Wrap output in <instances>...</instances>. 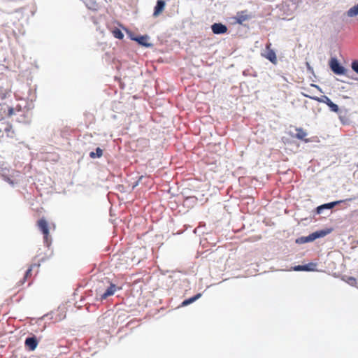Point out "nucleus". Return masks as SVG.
<instances>
[{"label": "nucleus", "mask_w": 358, "mask_h": 358, "mask_svg": "<svg viewBox=\"0 0 358 358\" xmlns=\"http://www.w3.org/2000/svg\"><path fill=\"white\" fill-rule=\"evenodd\" d=\"M329 67L331 70L336 75H346L348 70L342 66L336 57H332L329 60Z\"/></svg>", "instance_id": "1"}, {"label": "nucleus", "mask_w": 358, "mask_h": 358, "mask_svg": "<svg viewBox=\"0 0 358 358\" xmlns=\"http://www.w3.org/2000/svg\"><path fill=\"white\" fill-rule=\"evenodd\" d=\"M38 227L41 231L43 234L44 242L46 243L47 246L51 243V239L49 236V228L47 221L42 218L38 221Z\"/></svg>", "instance_id": "2"}, {"label": "nucleus", "mask_w": 358, "mask_h": 358, "mask_svg": "<svg viewBox=\"0 0 358 358\" xmlns=\"http://www.w3.org/2000/svg\"><path fill=\"white\" fill-rule=\"evenodd\" d=\"M343 201H343V200H339V201H332V202L322 204L315 208V212L318 215L323 214V213H324L325 210H331L335 206L343 203Z\"/></svg>", "instance_id": "3"}, {"label": "nucleus", "mask_w": 358, "mask_h": 358, "mask_svg": "<svg viewBox=\"0 0 358 358\" xmlns=\"http://www.w3.org/2000/svg\"><path fill=\"white\" fill-rule=\"evenodd\" d=\"M316 100H317L319 102L326 103L332 112L336 113H339L340 110L338 106L332 102L331 100L327 96H321L320 97L317 98Z\"/></svg>", "instance_id": "4"}, {"label": "nucleus", "mask_w": 358, "mask_h": 358, "mask_svg": "<svg viewBox=\"0 0 358 358\" xmlns=\"http://www.w3.org/2000/svg\"><path fill=\"white\" fill-rule=\"evenodd\" d=\"M24 343L29 350L34 351L38 346V340L36 336L32 335L26 338Z\"/></svg>", "instance_id": "5"}, {"label": "nucleus", "mask_w": 358, "mask_h": 358, "mask_svg": "<svg viewBox=\"0 0 358 358\" xmlns=\"http://www.w3.org/2000/svg\"><path fill=\"white\" fill-rule=\"evenodd\" d=\"M211 30L215 34H222L227 31V27L220 22L214 23L211 25Z\"/></svg>", "instance_id": "6"}, {"label": "nucleus", "mask_w": 358, "mask_h": 358, "mask_svg": "<svg viewBox=\"0 0 358 358\" xmlns=\"http://www.w3.org/2000/svg\"><path fill=\"white\" fill-rule=\"evenodd\" d=\"M270 45H271L270 43L266 45V51L265 53H264L262 55L265 58L268 59L273 64H276L277 58H276L275 52H274V50L270 49Z\"/></svg>", "instance_id": "7"}, {"label": "nucleus", "mask_w": 358, "mask_h": 358, "mask_svg": "<svg viewBox=\"0 0 358 358\" xmlns=\"http://www.w3.org/2000/svg\"><path fill=\"white\" fill-rule=\"evenodd\" d=\"M148 39H149V37L147 35L139 36H136V38H131L132 41H136L139 45L146 47V48H150V47L152 46V45L151 43H148L147 41Z\"/></svg>", "instance_id": "8"}, {"label": "nucleus", "mask_w": 358, "mask_h": 358, "mask_svg": "<svg viewBox=\"0 0 358 358\" xmlns=\"http://www.w3.org/2000/svg\"><path fill=\"white\" fill-rule=\"evenodd\" d=\"M250 15H248L247 10L238 12L235 17L236 21L238 24H242L245 21L249 20Z\"/></svg>", "instance_id": "9"}, {"label": "nucleus", "mask_w": 358, "mask_h": 358, "mask_svg": "<svg viewBox=\"0 0 358 358\" xmlns=\"http://www.w3.org/2000/svg\"><path fill=\"white\" fill-rule=\"evenodd\" d=\"M166 3L164 0H157L155 6L153 15L155 17L158 16L164 9Z\"/></svg>", "instance_id": "10"}, {"label": "nucleus", "mask_w": 358, "mask_h": 358, "mask_svg": "<svg viewBox=\"0 0 358 358\" xmlns=\"http://www.w3.org/2000/svg\"><path fill=\"white\" fill-rule=\"evenodd\" d=\"M331 229H322L316 231L313 233H312V236L313 237L314 241L319 238L324 237L325 236L328 235L331 232Z\"/></svg>", "instance_id": "11"}, {"label": "nucleus", "mask_w": 358, "mask_h": 358, "mask_svg": "<svg viewBox=\"0 0 358 358\" xmlns=\"http://www.w3.org/2000/svg\"><path fill=\"white\" fill-rule=\"evenodd\" d=\"M116 291V286L114 284H110V287L107 288L106 292L101 294V299H106L107 297L112 296L115 294Z\"/></svg>", "instance_id": "12"}, {"label": "nucleus", "mask_w": 358, "mask_h": 358, "mask_svg": "<svg viewBox=\"0 0 358 358\" xmlns=\"http://www.w3.org/2000/svg\"><path fill=\"white\" fill-rule=\"evenodd\" d=\"M313 237L312 236V234H309L307 236H301L296 239L295 242L297 244H304L306 243L312 242L313 241Z\"/></svg>", "instance_id": "13"}, {"label": "nucleus", "mask_w": 358, "mask_h": 358, "mask_svg": "<svg viewBox=\"0 0 358 358\" xmlns=\"http://www.w3.org/2000/svg\"><path fill=\"white\" fill-rule=\"evenodd\" d=\"M201 296V293H198L196 294V295H194V296L192 297H190L189 299H187L185 300H184L182 302V304L181 306H187L191 303H192L193 302L196 301L197 299H199L200 297Z\"/></svg>", "instance_id": "14"}, {"label": "nucleus", "mask_w": 358, "mask_h": 358, "mask_svg": "<svg viewBox=\"0 0 358 358\" xmlns=\"http://www.w3.org/2000/svg\"><path fill=\"white\" fill-rule=\"evenodd\" d=\"M317 264L314 262H310L303 265V271H317Z\"/></svg>", "instance_id": "15"}, {"label": "nucleus", "mask_w": 358, "mask_h": 358, "mask_svg": "<svg viewBox=\"0 0 358 358\" xmlns=\"http://www.w3.org/2000/svg\"><path fill=\"white\" fill-rule=\"evenodd\" d=\"M347 15L348 17H355L358 15V3L351 7L348 11Z\"/></svg>", "instance_id": "16"}, {"label": "nucleus", "mask_w": 358, "mask_h": 358, "mask_svg": "<svg viewBox=\"0 0 358 358\" xmlns=\"http://www.w3.org/2000/svg\"><path fill=\"white\" fill-rule=\"evenodd\" d=\"M103 155V150L100 148H96L94 152H90V157L92 159L99 158Z\"/></svg>", "instance_id": "17"}, {"label": "nucleus", "mask_w": 358, "mask_h": 358, "mask_svg": "<svg viewBox=\"0 0 358 358\" xmlns=\"http://www.w3.org/2000/svg\"><path fill=\"white\" fill-rule=\"evenodd\" d=\"M296 138L300 140H304L305 137L307 136V133L301 128H296Z\"/></svg>", "instance_id": "18"}, {"label": "nucleus", "mask_w": 358, "mask_h": 358, "mask_svg": "<svg viewBox=\"0 0 358 358\" xmlns=\"http://www.w3.org/2000/svg\"><path fill=\"white\" fill-rule=\"evenodd\" d=\"M113 34L115 38L118 39H122L124 38V34L122 31L117 28H115L113 30Z\"/></svg>", "instance_id": "19"}, {"label": "nucleus", "mask_w": 358, "mask_h": 358, "mask_svg": "<svg viewBox=\"0 0 358 358\" xmlns=\"http://www.w3.org/2000/svg\"><path fill=\"white\" fill-rule=\"evenodd\" d=\"M31 99H30V101H27V105L24 106L26 108H27L28 110L29 109H31L34 108V100L35 99V95L33 94H31Z\"/></svg>", "instance_id": "20"}, {"label": "nucleus", "mask_w": 358, "mask_h": 358, "mask_svg": "<svg viewBox=\"0 0 358 358\" xmlns=\"http://www.w3.org/2000/svg\"><path fill=\"white\" fill-rule=\"evenodd\" d=\"M345 281L351 286H357V280L354 277H348Z\"/></svg>", "instance_id": "21"}, {"label": "nucleus", "mask_w": 358, "mask_h": 358, "mask_svg": "<svg viewBox=\"0 0 358 358\" xmlns=\"http://www.w3.org/2000/svg\"><path fill=\"white\" fill-rule=\"evenodd\" d=\"M351 67L352 70L358 74V61H353L352 62Z\"/></svg>", "instance_id": "22"}, {"label": "nucleus", "mask_w": 358, "mask_h": 358, "mask_svg": "<svg viewBox=\"0 0 358 358\" xmlns=\"http://www.w3.org/2000/svg\"><path fill=\"white\" fill-rule=\"evenodd\" d=\"M31 271L32 266L28 268L27 271H26L25 275H24V283L25 282V279L31 275Z\"/></svg>", "instance_id": "23"}, {"label": "nucleus", "mask_w": 358, "mask_h": 358, "mask_svg": "<svg viewBox=\"0 0 358 358\" xmlns=\"http://www.w3.org/2000/svg\"><path fill=\"white\" fill-rule=\"evenodd\" d=\"M295 271H303V265H297L293 267Z\"/></svg>", "instance_id": "24"}, {"label": "nucleus", "mask_w": 358, "mask_h": 358, "mask_svg": "<svg viewBox=\"0 0 358 358\" xmlns=\"http://www.w3.org/2000/svg\"><path fill=\"white\" fill-rule=\"evenodd\" d=\"M307 70L309 73H313V68L310 65L308 62H306Z\"/></svg>", "instance_id": "25"}, {"label": "nucleus", "mask_w": 358, "mask_h": 358, "mask_svg": "<svg viewBox=\"0 0 358 358\" xmlns=\"http://www.w3.org/2000/svg\"><path fill=\"white\" fill-rule=\"evenodd\" d=\"M143 178V176H141V177L139 178L138 180V181H136V182L133 185V186H132V189H134V188H135V187L138 185L139 181H140V180H141Z\"/></svg>", "instance_id": "26"}, {"label": "nucleus", "mask_w": 358, "mask_h": 358, "mask_svg": "<svg viewBox=\"0 0 358 358\" xmlns=\"http://www.w3.org/2000/svg\"><path fill=\"white\" fill-rule=\"evenodd\" d=\"M127 33L128 34V35L129 36V38L131 39V38H136V36H135L133 33L129 30H127Z\"/></svg>", "instance_id": "27"}, {"label": "nucleus", "mask_w": 358, "mask_h": 358, "mask_svg": "<svg viewBox=\"0 0 358 358\" xmlns=\"http://www.w3.org/2000/svg\"><path fill=\"white\" fill-rule=\"evenodd\" d=\"M357 168H358V163H357Z\"/></svg>", "instance_id": "28"}]
</instances>
